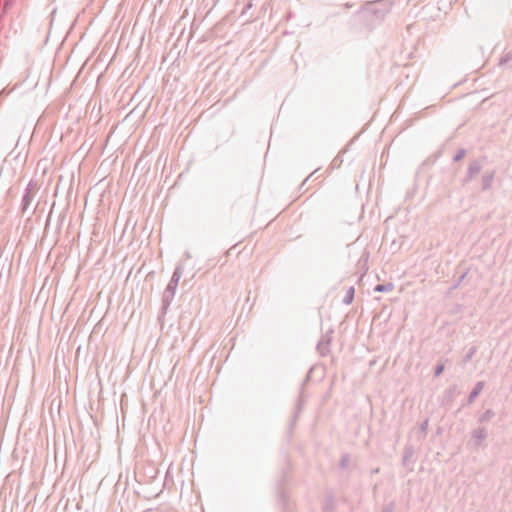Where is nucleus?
<instances>
[{
    "label": "nucleus",
    "mask_w": 512,
    "mask_h": 512,
    "mask_svg": "<svg viewBox=\"0 0 512 512\" xmlns=\"http://www.w3.org/2000/svg\"><path fill=\"white\" fill-rule=\"evenodd\" d=\"M375 290L381 292V291H384L385 288L383 285H378V286H376Z\"/></svg>",
    "instance_id": "obj_1"
},
{
    "label": "nucleus",
    "mask_w": 512,
    "mask_h": 512,
    "mask_svg": "<svg viewBox=\"0 0 512 512\" xmlns=\"http://www.w3.org/2000/svg\"><path fill=\"white\" fill-rule=\"evenodd\" d=\"M443 369V366L438 367L436 370V374L439 375L443 371Z\"/></svg>",
    "instance_id": "obj_2"
}]
</instances>
